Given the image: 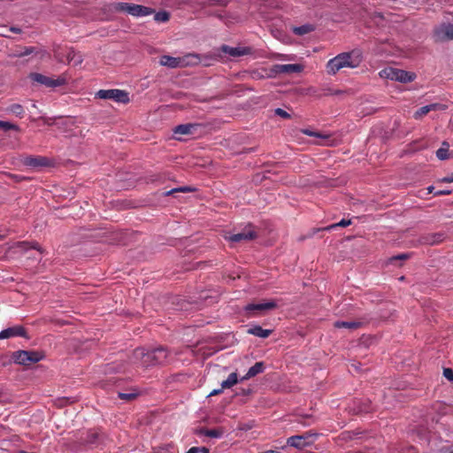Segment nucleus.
<instances>
[{"mask_svg":"<svg viewBox=\"0 0 453 453\" xmlns=\"http://www.w3.org/2000/svg\"><path fill=\"white\" fill-rule=\"evenodd\" d=\"M363 61V56L359 50L342 52L329 59L326 65V73L329 75L336 74L343 68H357Z\"/></svg>","mask_w":453,"mask_h":453,"instance_id":"1","label":"nucleus"},{"mask_svg":"<svg viewBox=\"0 0 453 453\" xmlns=\"http://www.w3.org/2000/svg\"><path fill=\"white\" fill-rule=\"evenodd\" d=\"M166 351L158 348L150 351H146L142 348L136 349L131 357V361L139 367L147 368L149 366L162 364L166 359Z\"/></svg>","mask_w":453,"mask_h":453,"instance_id":"2","label":"nucleus"},{"mask_svg":"<svg viewBox=\"0 0 453 453\" xmlns=\"http://www.w3.org/2000/svg\"><path fill=\"white\" fill-rule=\"evenodd\" d=\"M379 75L381 79L398 81L401 83H409L416 79V74L402 69L394 67H386L382 69Z\"/></svg>","mask_w":453,"mask_h":453,"instance_id":"3","label":"nucleus"},{"mask_svg":"<svg viewBox=\"0 0 453 453\" xmlns=\"http://www.w3.org/2000/svg\"><path fill=\"white\" fill-rule=\"evenodd\" d=\"M114 10L127 12L134 17H144L153 12V11L149 7L128 3H117L114 5Z\"/></svg>","mask_w":453,"mask_h":453,"instance_id":"4","label":"nucleus"},{"mask_svg":"<svg viewBox=\"0 0 453 453\" xmlns=\"http://www.w3.org/2000/svg\"><path fill=\"white\" fill-rule=\"evenodd\" d=\"M43 358V355L37 351L19 350L13 354L14 361L22 365H30Z\"/></svg>","mask_w":453,"mask_h":453,"instance_id":"5","label":"nucleus"},{"mask_svg":"<svg viewBox=\"0 0 453 453\" xmlns=\"http://www.w3.org/2000/svg\"><path fill=\"white\" fill-rule=\"evenodd\" d=\"M100 99H111L117 103L127 104L130 101L129 94L121 89H100L96 92Z\"/></svg>","mask_w":453,"mask_h":453,"instance_id":"6","label":"nucleus"},{"mask_svg":"<svg viewBox=\"0 0 453 453\" xmlns=\"http://www.w3.org/2000/svg\"><path fill=\"white\" fill-rule=\"evenodd\" d=\"M277 307L274 300L265 301L260 303H250L245 306L244 311L249 317L257 316L266 311L273 310Z\"/></svg>","mask_w":453,"mask_h":453,"instance_id":"7","label":"nucleus"},{"mask_svg":"<svg viewBox=\"0 0 453 453\" xmlns=\"http://www.w3.org/2000/svg\"><path fill=\"white\" fill-rule=\"evenodd\" d=\"M30 78L33 81L42 84L48 88H56L62 86L65 83V80L63 77H48L41 73H31Z\"/></svg>","mask_w":453,"mask_h":453,"instance_id":"8","label":"nucleus"},{"mask_svg":"<svg viewBox=\"0 0 453 453\" xmlns=\"http://www.w3.org/2000/svg\"><path fill=\"white\" fill-rule=\"evenodd\" d=\"M225 237L231 242H241L254 239L256 237V234L251 227H249L244 229L242 233L228 234Z\"/></svg>","mask_w":453,"mask_h":453,"instance_id":"9","label":"nucleus"},{"mask_svg":"<svg viewBox=\"0 0 453 453\" xmlns=\"http://www.w3.org/2000/svg\"><path fill=\"white\" fill-rule=\"evenodd\" d=\"M159 64L170 68L182 67L187 65V62L182 58H173L171 56H162L159 59Z\"/></svg>","mask_w":453,"mask_h":453,"instance_id":"10","label":"nucleus"},{"mask_svg":"<svg viewBox=\"0 0 453 453\" xmlns=\"http://www.w3.org/2000/svg\"><path fill=\"white\" fill-rule=\"evenodd\" d=\"M303 70V66L299 64L275 65L273 67V71L275 73H301Z\"/></svg>","mask_w":453,"mask_h":453,"instance_id":"11","label":"nucleus"},{"mask_svg":"<svg viewBox=\"0 0 453 453\" xmlns=\"http://www.w3.org/2000/svg\"><path fill=\"white\" fill-rule=\"evenodd\" d=\"M310 435L308 434L303 435H295L288 439V444L296 449L304 448L309 444L308 439Z\"/></svg>","mask_w":453,"mask_h":453,"instance_id":"12","label":"nucleus"},{"mask_svg":"<svg viewBox=\"0 0 453 453\" xmlns=\"http://www.w3.org/2000/svg\"><path fill=\"white\" fill-rule=\"evenodd\" d=\"M23 335H25V330L22 326H13L2 330L0 332V340Z\"/></svg>","mask_w":453,"mask_h":453,"instance_id":"13","label":"nucleus"},{"mask_svg":"<svg viewBox=\"0 0 453 453\" xmlns=\"http://www.w3.org/2000/svg\"><path fill=\"white\" fill-rule=\"evenodd\" d=\"M222 51L232 57H240L249 53V50L247 48L230 47L226 45L222 46Z\"/></svg>","mask_w":453,"mask_h":453,"instance_id":"14","label":"nucleus"},{"mask_svg":"<svg viewBox=\"0 0 453 453\" xmlns=\"http://www.w3.org/2000/svg\"><path fill=\"white\" fill-rule=\"evenodd\" d=\"M440 108H441V106L438 104H428V105L423 106V107L419 108L418 111H416L413 117L416 119H420L425 115H426L428 112H430L431 111H435Z\"/></svg>","mask_w":453,"mask_h":453,"instance_id":"15","label":"nucleus"},{"mask_svg":"<svg viewBox=\"0 0 453 453\" xmlns=\"http://www.w3.org/2000/svg\"><path fill=\"white\" fill-rule=\"evenodd\" d=\"M24 165L31 167H40L46 165L47 160L42 157H27L24 159Z\"/></svg>","mask_w":453,"mask_h":453,"instance_id":"16","label":"nucleus"},{"mask_svg":"<svg viewBox=\"0 0 453 453\" xmlns=\"http://www.w3.org/2000/svg\"><path fill=\"white\" fill-rule=\"evenodd\" d=\"M196 128L197 126L194 124L180 125L174 128V134L180 135L192 134Z\"/></svg>","mask_w":453,"mask_h":453,"instance_id":"17","label":"nucleus"},{"mask_svg":"<svg viewBox=\"0 0 453 453\" xmlns=\"http://www.w3.org/2000/svg\"><path fill=\"white\" fill-rule=\"evenodd\" d=\"M264 363L263 362H257L253 366H251L246 375L242 378V380H248L250 378H252L264 371Z\"/></svg>","mask_w":453,"mask_h":453,"instance_id":"18","label":"nucleus"},{"mask_svg":"<svg viewBox=\"0 0 453 453\" xmlns=\"http://www.w3.org/2000/svg\"><path fill=\"white\" fill-rule=\"evenodd\" d=\"M301 132L309 136H313L321 139V142H318L319 145H328L329 135L319 132H314L310 129H302Z\"/></svg>","mask_w":453,"mask_h":453,"instance_id":"19","label":"nucleus"},{"mask_svg":"<svg viewBox=\"0 0 453 453\" xmlns=\"http://www.w3.org/2000/svg\"><path fill=\"white\" fill-rule=\"evenodd\" d=\"M248 333L260 338H267L271 334V330L264 329L259 326H255L248 329Z\"/></svg>","mask_w":453,"mask_h":453,"instance_id":"20","label":"nucleus"},{"mask_svg":"<svg viewBox=\"0 0 453 453\" xmlns=\"http://www.w3.org/2000/svg\"><path fill=\"white\" fill-rule=\"evenodd\" d=\"M238 381L237 374L235 372H232L226 380H223L221 383L222 388H230L234 385H235Z\"/></svg>","mask_w":453,"mask_h":453,"instance_id":"21","label":"nucleus"},{"mask_svg":"<svg viewBox=\"0 0 453 453\" xmlns=\"http://www.w3.org/2000/svg\"><path fill=\"white\" fill-rule=\"evenodd\" d=\"M448 148H449V144L447 142H443L442 143V147L440 148L437 151H436V156L439 159L441 160H445L449 157H450V155L448 153Z\"/></svg>","mask_w":453,"mask_h":453,"instance_id":"22","label":"nucleus"},{"mask_svg":"<svg viewBox=\"0 0 453 453\" xmlns=\"http://www.w3.org/2000/svg\"><path fill=\"white\" fill-rule=\"evenodd\" d=\"M360 323L358 322H353V321H337L334 323V326L338 328H348V329H355L358 327Z\"/></svg>","mask_w":453,"mask_h":453,"instance_id":"23","label":"nucleus"},{"mask_svg":"<svg viewBox=\"0 0 453 453\" xmlns=\"http://www.w3.org/2000/svg\"><path fill=\"white\" fill-rule=\"evenodd\" d=\"M67 60L69 63H73L74 65H81L82 58L81 55L75 53L73 50H70L67 54Z\"/></svg>","mask_w":453,"mask_h":453,"instance_id":"24","label":"nucleus"},{"mask_svg":"<svg viewBox=\"0 0 453 453\" xmlns=\"http://www.w3.org/2000/svg\"><path fill=\"white\" fill-rule=\"evenodd\" d=\"M224 431L222 429H207L202 431V434H203L206 436L212 437V438H219L222 436Z\"/></svg>","mask_w":453,"mask_h":453,"instance_id":"25","label":"nucleus"},{"mask_svg":"<svg viewBox=\"0 0 453 453\" xmlns=\"http://www.w3.org/2000/svg\"><path fill=\"white\" fill-rule=\"evenodd\" d=\"M441 32L442 34L441 38L453 39V25H448L443 27Z\"/></svg>","mask_w":453,"mask_h":453,"instance_id":"26","label":"nucleus"},{"mask_svg":"<svg viewBox=\"0 0 453 453\" xmlns=\"http://www.w3.org/2000/svg\"><path fill=\"white\" fill-rule=\"evenodd\" d=\"M9 111L15 114L16 116L22 117L24 114V109L23 107L19 104H12L8 108Z\"/></svg>","mask_w":453,"mask_h":453,"instance_id":"27","label":"nucleus"},{"mask_svg":"<svg viewBox=\"0 0 453 453\" xmlns=\"http://www.w3.org/2000/svg\"><path fill=\"white\" fill-rule=\"evenodd\" d=\"M170 15L167 12H159L155 14L154 19L157 22H166L168 21Z\"/></svg>","mask_w":453,"mask_h":453,"instance_id":"28","label":"nucleus"},{"mask_svg":"<svg viewBox=\"0 0 453 453\" xmlns=\"http://www.w3.org/2000/svg\"><path fill=\"white\" fill-rule=\"evenodd\" d=\"M293 31L296 35H305V34H308L309 32H311V27L307 26V25L301 26V27H294Z\"/></svg>","mask_w":453,"mask_h":453,"instance_id":"29","label":"nucleus"},{"mask_svg":"<svg viewBox=\"0 0 453 453\" xmlns=\"http://www.w3.org/2000/svg\"><path fill=\"white\" fill-rule=\"evenodd\" d=\"M0 129H3L4 131L19 130V127L18 126L12 124L10 122L0 120Z\"/></svg>","mask_w":453,"mask_h":453,"instance_id":"30","label":"nucleus"},{"mask_svg":"<svg viewBox=\"0 0 453 453\" xmlns=\"http://www.w3.org/2000/svg\"><path fill=\"white\" fill-rule=\"evenodd\" d=\"M350 224H351V221L349 219H342L340 222L329 226L328 227H326V229L330 230V229H334L337 226L345 227V226H349Z\"/></svg>","mask_w":453,"mask_h":453,"instance_id":"31","label":"nucleus"},{"mask_svg":"<svg viewBox=\"0 0 453 453\" xmlns=\"http://www.w3.org/2000/svg\"><path fill=\"white\" fill-rule=\"evenodd\" d=\"M275 114L281 117V118H284V119H289L290 118V115L286 111H284L283 109H280V108H277L275 110Z\"/></svg>","mask_w":453,"mask_h":453,"instance_id":"32","label":"nucleus"},{"mask_svg":"<svg viewBox=\"0 0 453 453\" xmlns=\"http://www.w3.org/2000/svg\"><path fill=\"white\" fill-rule=\"evenodd\" d=\"M119 396L121 399H124V400H132V399H134L136 396V394H134V393H131V394L119 393Z\"/></svg>","mask_w":453,"mask_h":453,"instance_id":"33","label":"nucleus"},{"mask_svg":"<svg viewBox=\"0 0 453 453\" xmlns=\"http://www.w3.org/2000/svg\"><path fill=\"white\" fill-rule=\"evenodd\" d=\"M443 375L449 380H453V371L450 368H445L443 371Z\"/></svg>","mask_w":453,"mask_h":453,"instance_id":"34","label":"nucleus"},{"mask_svg":"<svg viewBox=\"0 0 453 453\" xmlns=\"http://www.w3.org/2000/svg\"><path fill=\"white\" fill-rule=\"evenodd\" d=\"M191 188H188V187H183V188H180L178 189H172V190H169L165 193V196H169L171 194H173V192L175 191H180V192H187V191H190Z\"/></svg>","mask_w":453,"mask_h":453,"instance_id":"35","label":"nucleus"},{"mask_svg":"<svg viewBox=\"0 0 453 453\" xmlns=\"http://www.w3.org/2000/svg\"><path fill=\"white\" fill-rule=\"evenodd\" d=\"M34 51H35L34 48H27V49H25L24 51L19 52L18 54V56L24 57V56H27V55H29V54L33 53Z\"/></svg>","mask_w":453,"mask_h":453,"instance_id":"36","label":"nucleus"},{"mask_svg":"<svg viewBox=\"0 0 453 453\" xmlns=\"http://www.w3.org/2000/svg\"><path fill=\"white\" fill-rule=\"evenodd\" d=\"M442 182H453V174L441 180Z\"/></svg>","mask_w":453,"mask_h":453,"instance_id":"37","label":"nucleus"},{"mask_svg":"<svg viewBox=\"0 0 453 453\" xmlns=\"http://www.w3.org/2000/svg\"><path fill=\"white\" fill-rule=\"evenodd\" d=\"M450 194V191L449 190H438L435 192V195L437 196H441V195H449Z\"/></svg>","mask_w":453,"mask_h":453,"instance_id":"38","label":"nucleus"},{"mask_svg":"<svg viewBox=\"0 0 453 453\" xmlns=\"http://www.w3.org/2000/svg\"><path fill=\"white\" fill-rule=\"evenodd\" d=\"M434 238H436V239H434L431 242L432 244L440 242L441 241V234H437L434 236Z\"/></svg>","mask_w":453,"mask_h":453,"instance_id":"39","label":"nucleus"},{"mask_svg":"<svg viewBox=\"0 0 453 453\" xmlns=\"http://www.w3.org/2000/svg\"><path fill=\"white\" fill-rule=\"evenodd\" d=\"M222 389H223V388H219V389H214V390H212V391L209 394V396L216 395H218V394L221 393Z\"/></svg>","mask_w":453,"mask_h":453,"instance_id":"40","label":"nucleus"},{"mask_svg":"<svg viewBox=\"0 0 453 453\" xmlns=\"http://www.w3.org/2000/svg\"><path fill=\"white\" fill-rule=\"evenodd\" d=\"M18 246H19V247H20V248H22V249H23V248L27 249V243H25V242H19V243L18 244Z\"/></svg>","mask_w":453,"mask_h":453,"instance_id":"41","label":"nucleus"},{"mask_svg":"<svg viewBox=\"0 0 453 453\" xmlns=\"http://www.w3.org/2000/svg\"><path fill=\"white\" fill-rule=\"evenodd\" d=\"M187 453H197L196 448H191Z\"/></svg>","mask_w":453,"mask_h":453,"instance_id":"42","label":"nucleus"},{"mask_svg":"<svg viewBox=\"0 0 453 453\" xmlns=\"http://www.w3.org/2000/svg\"><path fill=\"white\" fill-rule=\"evenodd\" d=\"M33 249L37 250L38 251H41V249L38 245L32 246Z\"/></svg>","mask_w":453,"mask_h":453,"instance_id":"43","label":"nucleus"},{"mask_svg":"<svg viewBox=\"0 0 453 453\" xmlns=\"http://www.w3.org/2000/svg\"><path fill=\"white\" fill-rule=\"evenodd\" d=\"M427 190H428V193L431 194L434 190V187H428Z\"/></svg>","mask_w":453,"mask_h":453,"instance_id":"44","label":"nucleus"},{"mask_svg":"<svg viewBox=\"0 0 453 453\" xmlns=\"http://www.w3.org/2000/svg\"><path fill=\"white\" fill-rule=\"evenodd\" d=\"M406 257H407L406 255H402V256L399 257V258H406Z\"/></svg>","mask_w":453,"mask_h":453,"instance_id":"45","label":"nucleus"},{"mask_svg":"<svg viewBox=\"0 0 453 453\" xmlns=\"http://www.w3.org/2000/svg\"><path fill=\"white\" fill-rule=\"evenodd\" d=\"M12 30L14 31V32H19V29H18V28H12Z\"/></svg>","mask_w":453,"mask_h":453,"instance_id":"46","label":"nucleus"}]
</instances>
